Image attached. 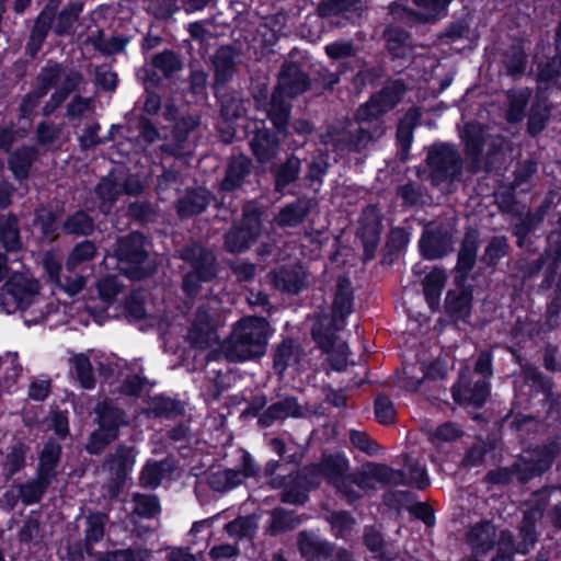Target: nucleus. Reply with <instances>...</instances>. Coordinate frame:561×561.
<instances>
[{
	"label": "nucleus",
	"instance_id": "nucleus-1",
	"mask_svg": "<svg viewBox=\"0 0 561 561\" xmlns=\"http://www.w3.org/2000/svg\"><path fill=\"white\" fill-rule=\"evenodd\" d=\"M404 91L405 87L401 81H393L386 85L378 94L371 96L367 103L357 110L356 119L359 123L358 128L351 125L348 129L341 131L335 128L329 129L321 136V141L327 146H333L339 151L359 150L365 147L375 136L381 135L382 129L376 123L374 130L370 131L363 124L377 121L380 115L396 106Z\"/></svg>",
	"mask_w": 561,
	"mask_h": 561
},
{
	"label": "nucleus",
	"instance_id": "nucleus-2",
	"mask_svg": "<svg viewBox=\"0 0 561 561\" xmlns=\"http://www.w3.org/2000/svg\"><path fill=\"white\" fill-rule=\"evenodd\" d=\"M0 308L7 313L20 311L24 323L30 327L42 322L54 308L39 294L38 283L23 273L14 271L0 293Z\"/></svg>",
	"mask_w": 561,
	"mask_h": 561
},
{
	"label": "nucleus",
	"instance_id": "nucleus-3",
	"mask_svg": "<svg viewBox=\"0 0 561 561\" xmlns=\"http://www.w3.org/2000/svg\"><path fill=\"white\" fill-rule=\"evenodd\" d=\"M547 500L553 502L551 519L553 524L561 527V489L548 488L533 494L530 507L524 514V522L520 527L522 542L515 548L510 533H502L497 542V557L493 561H512L514 551L526 553L536 541L535 522L542 515Z\"/></svg>",
	"mask_w": 561,
	"mask_h": 561
},
{
	"label": "nucleus",
	"instance_id": "nucleus-4",
	"mask_svg": "<svg viewBox=\"0 0 561 561\" xmlns=\"http://www.w3.org/2000/svg\"><path fill=\"white\" fill-rule=\"evenodd\" d=\"M81 76L76 71L65 70L60 65H49L42 69L37 78L36 88L23 99L21 111L24 116L30 115L49 89L56 88L50 100L43 108L44 115L51 114L79 84Z\"/></svg>",
	"mask_w": 561,
	"mask_h": 561
},
{
	"label": "nucleus",
	"instance_id": "nucleus-5",
	"mask_svg": "<svg viewBox=\"0 0 561 561\" xmlns=\"http://www.w3.org/2000/svg\"><path fill=\"white\" fill-rule=\"evenodd\" d=\"M268 335L270 324L265 319L245 317L236 324L221 348L229 360H249L265 353Z\"/></svg>",
	"mask_w": 561,
	"mask_h": 561
},
{
	"label": "nucleus",
	"instance_id": "nucleus-6",
	"mask_svg": "<svg viewBox=\"0 0 561 561\" xmlns=\"http://www.w3.org/2000/svg\"><path fill=\"white\" fill-rule=\"evenodd\" d=\"M95 251V245L90 241L79 243L70 253L64 271L60 261L55 255L45 254L43 265L49 280L69 296L78 294L83 288L85 280L76 271L80 265L93 259Z\"/></svg>",
	"mask_w": 561,
	"mask_h": 561
},
{
	"label": "nucleus",
	"instance_id": "nucleus-7",
	"mask_svg": "<svg viewBox=\"0 0 561 561\" xmlns=\"http://www.w3.org/2000/svg\"><path fill=\"white\" fill-rule=\"evenodd\" d=\"M308 84L307 77L297 65L289 64L283 67L267 111L270 119L279 131L285 129L289 116V105L284 98H293L305 92Z\"/></svg>",
	"mask_w": 561,
	"mask_h": 561
},
{
	"label": "nucleus",
	"instance_id": "nucleus-8",
	"mask_svg": "<svg viewBox=\"0 0 561 561\" xmlns=\"http://www.w3.org/2000/svg\"><path fill=\"white\" fill-rule=\"evenodd\" d=\"M115 254L118 268L130 279H142L154 270V262L148 256L145 238L140 233L119 239Z\"/></svg>",
	"mask_w": 561,
	"mask_h": 561
},
{
	"label": "nucleus",
	"instance_id": "nucleus-9",
	"mask_svg": "<svg viewBox=\"0 0 561 561\" xmlns=\"http://www.w3.org/2000/svg\"><path fill=\"white\" fill-rule=\"evenodd\" d=\"M426 163L432 183L442 190L460 180L462 161L455 146L449 144H435L427 150Z\"/></svg>",
	"mask_w": 561,
	"mask_h": 561
},
{
	"label": "nucleus",
	"instance_id": "nucleus-10",
	"mask_svg": "<svg viewBox=\"0 0 561 561\" xmlns=\"http://www.w3.org/2000/svg\"><path fill=\"white\" fill-rule=\"evenodd\" d=\"M491 376V357L488 354L480 356L470 378L460 375L459 381L453 388L455 401L465 405L481 407L489 394V379Z\"/></svg>",
	"mask_w": 561,
	"mask_h": 561
},
{
	"label": "nucleus",
	"instance_id": "nucleus-11",
	"mask_svg": "<svg viewBox=\"0 0 561 561\" xmlns=\"http://www.w3.org/2000/svg\"><path fill=\"white\" fill-rule=\"evenodd\" d=\"M181 257L192 265V272L183 279V289L188 296H193L203 283H208L216 276L215 256L203 247L194 244L185 248Z\"/></svg>",
	"mask_w": 561,
	"mask_h": 561
},
{
	"label": "nucleus",
	"instance_id": "nucleus-12",
	"mask_svg": "<svg viewBox=\"0 0 561 561\" xmlns=\"http://www.w3.org/2000/svg\"><path fill=\"white\" fill-rule=\"evenodd\" d=\"M221 318L218 312V302L210 299L201 306L188 331L190 342L199 348L209 347L218 342V327Z\"/></svg>",
	"mask_w": 561,
	"mask_h": 561
},
{
	"label": "nucleus",
	"instance_id": "nucleus-13",
	"mask_svg": "<svg viewBox=\"0 0 561 561\" xmlns=\"http://www.w3.org/2000/svg\"><path fill=\"white\" fill-rule=\"evenodd\" d=\"M100 428L95 431L88 444L90 454H98L107 443L117 436V430L124 423L123 412L111 403L104 402L96 408Z\"/></svg>",
	"mask_w": 561,
	"mask_h": 561
},
{
	"label": "nucleus",
	"instance_id": "nucleus-14",
	"mask_svg": "<svg viewBox=\"0 0 561 561\" xmlns=\"http://www.w3.org/2000/svg\"><path fill=\"white\" fill-rule=\"evenodd\" d=\"M261 232L260 213L256 208L247 206L243 210L241 226L232 228L226 236V248L230 252L247 250Z\"/></svg>",
	"mask_w": 561,
	"mask_h": 561
},
{
	"label": "nucleus",
	"instance_id": "nucleus-15",
	"mask_svg": "<svg viewBox=\"0 0 561 561\" xmlns=\"http://www.w3.org/2000/svg\"><path fill=\"white\" fill-rule=\"evenodd\" d=\"M451 0H414L417 11L414 12L400 4L390 7L391 14L408 23L432 22L446 15V10Z\"/></svg>",
	"mask_w": 561,
	"mask_h": 561
},
{
	"label": "nucleus",
	"instance_id": "nucleus-16",
	"mask_svg": "<svg viewBox=\"0 0 561 561\" xmlns=\"http://www.w3.org/2000/svg\"><path fill=\"white\" fill-rule=\"evenodd\" d=\"M559 449V445L553 443L540 449L526 451L516 463L519 479L527 480L549 469Z\"/></svg>",
	"mask_w": 561,
	"mask_h": 561
},
{
	"label": "nucleus",
	"instance_id": "nucleus-17",
	"mask_svg": "<svg viewBox=\"0 0 561 561\" xmlns=\"http://www.w3.org/2000/svg\"><path fill=\"white\" fill-rule=\"evenodd\" d=\"M381 232V217L376 206H367L360 216L358 233L365 244L367 257H371Z\"/></svg>",
	"mask_w": 561,
	"mask_h": 561
},
{
	"label": "nucleus",
	"instance_id": "nucleus-18",
	"mask_svg": "<svg viewBox=\"0 0 561 561\" xmlns=\"http://www.w3.org/2000/svg\"><path fill=\"white\" fill-rule=\"evenodd\" d=\"M274 286L289 294L299 293L307 283V275L301 266L280 267L271 273Z\"/></svg>",
	"mask_w": 561,
	"mask_h": 561
},
{
	"label": "nucleus",
	"instance_id": "nucleus-19",
	"mask_svg": "<svg viewBox=\"0 0 561 561\" xmlns=\"http://www.w3.org/2000/svg\"><path fill=\"white\" fill-rule=\"evenodd\" d=\"M375 488L376 484L370 477L367 466L359 472L347 474L346 479L337 484V490L345 495L348 501H354L360 497V492L367 493Z\"/></svg>",
	"mask_w": 561,
	"mask_h": 561
},
{
	"label": "nucleus",
	"instance_id": "nucleus-20",
	"mask_svg": "<svg viewBox=\"0 0 561 561\" xmlns=\"http://www.w3.org/2000/svg\"><path fill=\"white\" fill-rule=\"evenodd\" d=\"M254 474V469L245 466L243 471L233 469H218L211 471L207 477L209 486L218 492H225L239 485L243 478Z\"/></svg>",
	"mask_w": 561,
	"mask_h": 561
},
{
	"label": "nucleus",
	"instance_id": "nucleus-21",
	"mask_svg": "<svg viewBox=\"0 0 561 561\" xmlns=\"http://www.w3.org/2000/svg\"><path fill=\"white\" fill-rule=\"evenodd\" d=\"M123 172L114 170L101 180L96 186V194L101 199L100 209L107 213L112 204L123 194Z\"/></svg>",
	"mask_w": 561,
	"mask_h": 561
},
{
	"label": "nucleus",
	"instance_id": "nucleus-22",
	"mask_svg": "<svg viewBox=\"0 0 561 561\" xmlns=\"http://www.w3.org/2000/svg\"><path fill=\"white\" fill-rule=\"evenodd\" d=\"M250 147L255 158L264 163L276 157L279 142L270 130L256 127V131L250 140Z\"/></svg>",
	"mask_w": 561,
	"mask_h": 561
},
{
	"label": "nucleus",
	"instance_id": "nucleus-23",
	"mask_svg": "<svg viewBox=\"0 0 561 561\" xmlns=\"http://www.w3.org/2000/svg\"><path fill=\"white\" fill-rule=\"evenodd\" d=\"M486 135L488 127L476 123L466 125L463 129L462 137L466 146V153L472 159L474 168H479L480 157L482 154Z\"/></svg>",
	"mask_w": 561,
	"mask_h": 561
},
{
	"label": "nucleus",
	"instance_id": "nucleus-24",
	"mask_svg": "<svg viewBox=\"0 0 561 561\" xmlns=\"http://www.w3.org/2000/svg\"><path fill=\"white\" fill-rule=\"evenodd\" d=\"M313 337L320 347L330 354V362L334 369L342 370L346 366L348 346L345 343H335L332 334H321L317 329L312 331Z\"/></svg>",
	"mask_w": 561,
	"mask_h": 561
},
{
	"label": "nucleus",
	"instance_id": "nucleus-25",
	"mask_svg": "<svg viewBox=\"0 0 561 561\" xmlns=\"http://www.w3.org/2000/svg\"><path fill=\"white\" fill-rule=\"evenodd\" d=\"M302 352L298 344L291 340L283 341L274 353V368L277 374L283 375L287 368L296 367L301 358Z\"/></svg>",
	"mask_w": 561,
	"mask_h": 561
},
{
	"label": "nucleus",
	"instance_id": "nucleus-26",
	"mask_svg": "<svg viewBox=\"0 0 561 561\" xmlns=\"http://www.w3.org/2000/svg\"><path fill=\"white\" fill-rule=\"evenodd\" d=\"M209 193L206 188L199 187L188 192L178 203V214L181 217H191L205 210L209 204Z\"/></svg>",
	"mask_w": 561,
	"mask_h": 561
},
{
	"label": "nucleus",
	"instance_id": "nucleus-27",
	"mask_svg": "<svg viewBox=\"0 0 561 561\" xmlns=\"http://www.w3.org/2000/svg\"><path fill=\"white\" fill-rule=\"evenodd\" d=\"M347 469L348 460L345 456L340 454L325 457L319 466L313 468V470L323 474L336 488L339 483L346 479Z\"/></svg>",
	"mask_w": 561,
	"mask_h": 561
},
{
	"label": "nucleus",
	"instance_id": "nucleus-28",
	"mask_svg": "<svg viewBox=\"0 0 561 561\" xmlns=\"http://www.w3.org/2000/svg\"><path fill=\"white\" fill-rule=\"evenodd\" d=\"M300 414V407L296 399L286 398L268 407V409L260 416V422L264 426H270L275 421L284 420L289 416H299Z\"/></svg>",
	"mask_w": 561,
	"mask_h": 561
},
{
	"label": "nucleus",
	"instance_id": "nucleus-29",
	"mask_svg": "<svg viewBox=\"0 0 561 561\" xmlns=\"http://www.w3.org/2000/svg\"><path fill=\"white\" fill-rule=\"evenodd\" d=\"M467 541L476 557L485 556L491 549V524L480 522L473 525L468 533Z\"/></svg>",
	"mask_w": 561,
	"mask_h": 561
},
{
	"label": "nucleus",
	"instance_id": "nucleus-30",
	"mask_svg": "<svg viewBox=\"0 0 561 561\" xmlns=\"http://www.w3.org/2000/svg\"><path fill=\"white\" fill-rule=\"evenodd\" d=\"M447 276L443 270L434 268L425 277L423 282V290L426 301L432 310H436L439 306L442 290L445 287Z\"/></svg>",
	"mask_w": 561,
	"mask_h": 561
},
{
	"label": "nucleus",
	"instance_id": "nucleus-31",
	"mask_svg": "<svg viewBox=\"0 0 561 561\" xmlns=\"http://www.w3.org/2000/svg\"><path fill=\"white\" fill-rule=\"evenodd\" d=\"M135 459L130 448L119 447L116 453L106 461L105 466L115 476L117 481L126 478L131 470Z\"/></svg>",
	"mask_w": 561,
	"mask_h": 561
},
{
	"label": "nucleus",
	"instance_id": "nucleus-32",
	"mask_svg": "<svg viewBox=\"0 0 561 561\" xmlns=\"http://www.w3.org/2000/svg\"><path fill=\"white\" fill-rule=\"evenodd\" d=\"M307 213V203L304 201H296L285 206L274 218V221L282 228L296 227L302 222Z\"/></svg>",
	"mask_w": 561,
	"mask_h": 561
},
{
	"label": "nucleus",
	"instance_id": "nucleus-33",
	"mask_svg": "<svg viewBox=\"0 0 561 561\" xmlns=\"http://www.w3.org/2000/svg\"><path fill=\"white\" fill-rule=\"evenodd\" d=\"M250 161L244 157L233 159L227 170L226 176L221 182V188L232 191L242 184L244 176L249 173Z\"/></svg>",
	"mask_w": 561,
	"mask_h": 561
},
{
	"label": "nucleus",
	"instance_id": "nucleus-34",
	"mask_svg": "<svg viewBox=\"0 0 561 561\" xmlns=\"http://www.w3.org/2000/svg\"><path fill=\"white\" fill-rule=\"evenodd\" d=\"M299 549L307 561H314L325 558L331 548L328 542L320 541L314 536L302 533L299 537Z\"/></svg>",
	"mask_w": 561,
	"mask_h": 561
},
{
	"label": "nucleus",
	"instance_id": "nucleus-35",
	"mask_svg": "<svg viewBox=\"0 0 561 561\" xmlns=\"http://www.w3.org/2000/svg\"><path fill=\"white\" fill-rule=\"evenodd\" d=\"M332 324L335 330L342 329L344 319L352 312V296L348 289L340 285L333 301Z\"/></svg>",
	"mask_w": 561,
	"mask_h": 561
},
{
	"label": "nucleus",
	"instance_id": "nucleus-36",
	"mask_svg": "<svg viewBox=\"0 0 561 561\" xmlns=\"http://www.w3.org/2000/svg\"><path fill=\"white\" fill-rule=\"evenodd\" d=\"M36 151L32 147H24L12 153L9 160L10 169L16 179H25Z\"/></svg>",
	"mask_w": 561,
	"mask_h": 561
},
{
	"label": "nucleus",
	"instance_id": "nucleus-37",
	"mask_svg": "<svg viewBox=\"0 0 561 561\" xmlns=\"http://www.w3.org/2000/svg\"><path fill=\"white\" fill-rule=\"evenodd\" d=\"M70 363L80 385L85 389H92L95 385V379L90 358L81 353L72 356Z\"/></svg>",
	"mask_w": 561,
	"mask_h": 561
},
{
	"label": "nucleus",
	"instance_id": "nucleus-38",
	"mask_svg": "<svg viewBox=\"0 0 561 561\" xmlns=\"http://www.w3.org/2000/svg\"><path fill=\"white\" fill-rule=\"evenodd\" d=\"M0 241L8 251L20 248L18 221L14 217H0Z\"/></svg>",
	"mask_w": 561,
	"mask_h": 561
},
{
	"label": "nucleus",
	"instance_id": "nucleus-39",
	"mask_svg": "<svg viewBox=\"0 0 561 561\" xmlns=\"http://www.w3.org/2000/svg\"><path fill=\"white\" fill-rule=\"evenodd\" d=\"M300 171V160L291 156L275 171L276 190L282 192L289 183L294 182Z\"/></svg>",
	"mask_w": 561,
	"mask_h": 561
},
{
	"label": "nucleus",
	"instance_id": "nucleus-40",
	"mask_svg": "<svg viewBox=\"0 0 561 561\" xmlns=\"http://www.w3.org/2000/svg\"><path fill=\"white\" fill-rule=\"evenodd\" d=\"M419 118V111L416 108H412L404 115L398 125L397 140L401 148L405 151L410 148L413 128Z\"/></svg>",
	"mask_w": 561,
	"mask_h": 561
},
{
	"label": "nucleus",
	"instance_id": "nucleus-41",
	"mask_svg": "<svg viewBox=\"0 0 561 561\" xmlns=\"http://www.w3.org/2000/svg\"><path fill=\"white\" fill-rule=\"evenodd\" d=\"M151 553L147 549H121L110 552H100L101 561H150Z\"/></svg>",
	"mask_w": 561,
	"mask_h": 561
},
{
	"label": "nucleus",
	"instance_id": "nucleus-42",
	"mask_svg": "<svg viewBox=\"0 0 561 561\" xmlns=\"http://www.w3.org/2000/svg\"><path fill=\"white\" fill-rule=\"evenodd\" d=\"M529 91L518 90L508 93V112L507 119L511 123L520 122L525 116V107L529 99Z\"/></svg>",
	"mask_w": 561,
	"mask_h": 561
},
{
	"label": "nucleus",
	"instance_id": "nucleus-43",
	"mask_svg": "<svg viewBox=\"0 0 561 561\" xmlns=\"http://www.w3.org/2000/svg\"><path fill=\"white\" fill-rule=\"evenodd\" d=\"M50 483V479L46 476L37 474L35 481L27 482L20 488V496L25 504H32L37 502L47 485Z\"/></svg>",
	"mask_w": 561,
	"mask_h": 561
},
{
	"label": "nucleus",
	"instance_id": "nucleus-44",
	"mask_svg": "<svg viewBox=\"0 0 561 561\" xmlns=\"http://www.w3.org/2000/svg\"><path fill=\"white\" fill-rule=\"evenodd\" d=\"M0 380H3L7 387H10L20 376L22 367L18 360L16 353H5L0 356Z\"/></svg>",
	"mask_w": 561,
	"mask_h": 561
},
{
	"label": "nucleus",
	"instance_id": "nucleus-45",
	"mask_svg": "<svg viewBox=\"0 0 561 561\" xmlns=\"http://www.w3.org/2000/svg\"><path fill=\"white\" fill-rule=\"evenodd\" d=\"M462 436V430L453 422H446L438 425L434 431L428 432V439L439 445L443 443H451Z\"/></svg>",
	"mask_w": 561,
	"mask_h": 561
},
{
	"label": "nucleus",
	"instance_id": "nucleus-46",
	"mask_svg": "<svg viewBox=\"0 0 561 561\" xmlns=\"http://www.w3.org/2000/svg\"><path fill=\"white\" fill-rule=\"evenodd\" d=\"M59 455L60 446L58 444L51 442L46 444L41 454L38 473L51 479Z\"/></svg>",
	"mask_w": 561,
	"mask_h": 561
},
{
	"label": "nucleus",
	"instance_id": "nucleus-47",
	"mask_svg": "<svg viewBox=\"0 0 561 561\" xmlns=\"http://www.w3.org/2000/svg\"><path fill=\"white\" fill-rule=\"evenodd\" d=\"M53 18L54 10L50 8H46L41 12L31 33V45L38 47L43 43L51 26Z\"/></svg>",
	"mask_w": 561,
	"mask_h": 561
},
{
	"label": "nucleus",
	"instance_id": "nucleus-48",
	"mask_svg": "<svg viewBox=\"0 0 561 561\" xmlns=\"http://www.w3.org/2000/svg\"><path fill=\"white\" fill-rule=\"evenodd\" d=\"M81 11L82 5L79 3L70 4L69 7L64 9L57 18L54 28L55 33L57 35L68 34L71 31Z\"/></svg>",
	"mask_w": 561,
	"mask_h": 561
},
{
	"label": "nucleus",
	"instance_id": "nucleus-49",
	"mask_svg": "<svg viewBox=\"0 0 561 561\" xmlns=\"http://www.w3.org/2000/svg\"><path fill=\"white\" fill-rule=\"evenodd\" d=\"M93 47L104 55H114L124 50L128 39L121 36L104 37L100 35L90 39Z\"/></svg>",
	"mask_w": 561,
	"mask_h": 561
},
{
	"label": "nucleus",
	"instance_id": "nucleus-50",
	"mask_svg": "<svg viewBox=\"0 0 561 561\" xmlns=\"http://www.w3.org/2000/svg\"><path fill=\"white\" fill-rule=\"evenodd\" d=\"M370 477L374 479L375 484H400L403 482V474L385 465L369 463L367 465Z\"/></svg>",
	"mask_w": 561,
	"mask_h": 561
},
{
	"label": "nucleus",
	"instance_id": "nucleus-51",
	"mask_svg": "<svg viewBox=\"0 0 561 561\" xmlns=\"http://www.w3.org/2000/svg\"><path fill=\"white\" fill-rule=\"evenodd\" d=\"M216 72V85L225 83L233 71V62L228 49H220L214 60Z\"/></svg>",
	"mask_w": 561,
	"mask_h": 561
},
{
	"label": "nucleus",
	"instance_id": "nucleus-52",
	"mask_svg": "<svg viewBox=\"0 0 561 561\" xmlns=\"http://www.w3.org/2000/svg\"><path fill=\"white\" fill-rule=\"evenodd\" d=\"M299 523H300V520L297 517H295L291 512H287L285 510L278 508L272 513L270 531L272 534H278L282 531H286L288 529H293Z\"/></svg>",
	"mask_w": 561,
	"mask_h": 561
},
{
	"label": "nucleus",
	"instance_id": "nucleus-53",
	"mask_svg": "<svg viewBox=\"0 0 561 561\" xmlns=\"http://www.w3.org/2000/svg\"><path fill=\"white\" fill-rule=\"evenodd\" d=\"M387 46L392 55L400 58L409 57V44L408 36L405 33L397 30H388L387 34Z\"/></svg>",
	"mask_w": 561,
	"mask_h": 561
},
{
	"label": "nucleus",
	"instance_id": "nucleus-54",
	"mask_svg": "<svg viewBox=\"0 0 561 561\" xmlns=\"http://www.w3.org/2000/svg\"><path fill=\"white\" fill-rule=\"evenodd\" d=\"M535 62L537 65L536 75L539 81H549L557 77L560 71L561 59L557 55L543 64L541 54L537 53Z\"/></svg>",
	"mask_w": 561,
	"mask_h": 561
},
{
	"label": "nucleus",
	"instance_id": "nucleus-55",
	"mask_svg": "<svg viewBox=\"0 0 561 561\" xmlns=\"http://www.w3.org/2000/svg\"><path fill=\"white\" fill-rule=\"evenodd\" d=\"M134 503V512L141 517L151 518L160 512L159 501L153 495L136 494Z\"/></svg>",
	"mask_w": 561,
	"mask_h": 561
},
{
	"label": "nucleus",
	"instance_id": "nucleus-56",
	"mask_svg": "<svg viewBox=\"0 0 561 561\" xmlns=\"http://www.w3.org/2000/svg\"><path fill=\"white\" fill-rule=\"evenodd\" d=\"M68 233L89 234L93 230V220L83 211H77L65 222Z\"/></svg>",
	"mask_w": 561,
	"mask_h": 561
},
{
	"label": "nucleus",
	"instance_id": "nucleus-57",
	"mask_svg": "<svg viewBox=\"0 0 561 561\" xmlns=\"http://www.w3.org/2000/svg\"><path fill=\"white\" fill-rule=\"evenodd\" d=\"M105 523L106 516L104 514L96 513L89 515L85 529L87 545L98 542L103 538Z\"/></svg>",
	"mask_w": 561,
	"mask_h": 561
},
{
	"label": "nucleus",
	"instance_id": "nucleus-58",
	"mask_svg": "<svg viewBox=\"0 0 561 561\" xmlns=\"http://www.w3.org/2000/svg\"><path fill=\"white\" fill-rule=\"evenodd\" d=\"M226 531L234 538L251 536L256 529V523L252 517H239L225 527Z\"/></svg>",
	"mask_w": 561,
	"mask_h": 561
},
{
	"label": "nucleus",
	"instance_id": "nucleus-59",
	"mask_svg": "<svg viewBox=\"0 0 561 561\" xmlns=\"http://www.w3.org/2000/svg\"><path fill=\"white\" fill-rule=\"evenodd\" d=\"M476 253V240L473 237L467 236L459 252L457 267L463 272L469 271L474 264Z\"/></svg>",
	"mask_w": 561,
	"mask_h": 561
},
{
	"label": "nucleus",
	"instance_id": "nucleus-60",
	"mask_svg": "<svg viewBox=\"0 0 561 561\" xmlns=\"http://www.w3.org/2000/svg\"><path fill=\"white\" fill-rule=\"evenodd\" d=\"M420 249L424 257L434 260L445 254L446 250L440 245L436 236L425 232L420 240Z\"/></svg>",
	"mask_w": 561,
	"mask_h": 561
},
{
	"label": "nucleus",
	"instance_id": "nucleus-61",
	"mask_svg": "<svg viewBox=\"0 0 561 561\" xmlns=\"http://www.w3.org/2000/svg\"><path fill=\"white\" fill-rule=\"evenodd\" d=\"M408 478H403L402 483H407L419 489H423L430 484L427 471L424 466L417 462H409L407 465Z\"/></svg>",
	"mask_w": 561,
	"mask_h": 561
},
{
	"label": "nucleus",
	"instance_id": "nucleus-62",
	"mask_svg": "<svg viewBox=\"0 0 561 561\" xmlns=\"http://www.w3.org/2000/svg\"><path fill=\"white\" fill-rule=\"evenodd\" d=\"M122 285L115 277L107 276L98 283V291L100 298L105 304H111L115 297L119 294Z\"/></svg>",
	"mask_w": 561,
	"mask_h": 561
},
{
	"label": "nucleus",
	"instance_id": "nucleus-63",
	"mask_svg": "<svg viewBox=\"0 0 561 561\" xmlns=\"http://www.w3.org/2000/svg\"><path fill=\"white\" fill-rule=\"evenodd\" d=\"M162 478V465L148 462L140 474V484L145 488H157Z\"/></svg>",
	"mask_w": 561,
	"mask_h": 561
},
{
	"label": "nucleus",
	"instance_id": "nucleus-64",
	"mask_svg": "<svg viewBox=\"0 0 561 561\" xmlns=\"http://www.w3.org/2000/svg\"><path fill=\"white\" fill-rule=\"evenodd\" d=\"M153 66L165 76L173 73L179 70L181 65L178 57L171 51H163L154 56Z\"/></svg>",
	"mask_w": 561,
	"mask_h": 561
}]
</instances>
